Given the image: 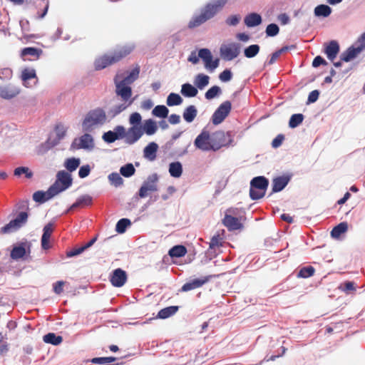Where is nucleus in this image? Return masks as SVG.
Here are the masks:
<instances>
[{"instance_id": "obj_1", "label": "nucleus", "mask_w": 365, "mask_h": 365, "mask_svg": "<svg viewBox=\"0 0 365 365\" xmlns=\"http://www.w3.org/2000/svg\"><path fill=\"white\" fill-rule=\"evenodd\" d=\"M106 121L105 113L101 109L88 112L82 119L81 129L83 132H91Z\"/></svg>"}, {"instance_id": "obj_2", "label": "nucleus", "mask_w": 365, "mask_h": 365, "mask_svg": "<svg viewBox=\"0 0 365 365\" xmlns=\"http://www.w3.org/2000/svg\"><path fill=\"white\" fill-rule=\"evenodd\" d=\"M226 2L227 0H216L214 3L209 4L199 16L192 19L190 21V26H197L211 19L225 6Z\"/></svg>"}, {"instance_id": "obj_3", "label": "nucleus", "mask_w": 365, "mask_h": 365, "mask_svg": "<svg viewBox=\"0 0 365 365\" xmlns=\"http://www.w3.org/2000/svg\"><path fill=\"white\" fill-rule=\"evenodd\" d=\"M269 180L264 176L254 178L250 182V195L253 200L263 197L266 193Z\"/></svg>"}, {"instance_id": "obj_4", "label": "nucleus", "mask_w": 365, "mask_h": 365, "mask_svg": "<svg viewBox=\"0 0 365 365\" xmlns=\"http://www.w3.org/2000/svg\"><path fill=\"white\" fill-rule=\"evenodd\" d=\"M116 93L120 96L124 103L119 108L118 112L125 110L127 107L132 104L133 100H130L132 96V90L130 85L125 84L120 81V77L115 78Z\"/></svg>"}, {"instance_id": "obj_5", "label": "nucleus", "mask_w": 365, "mask_h": 365, "mask_svg": "<svg viewBox=\"0 0 365 365\" xmlns=\"http://www.w3.org/2000/svg\"><path fill=\"white\" fill-rule=\"evenodd\" d=\"M71 175L64 170L58 172L56 180L51 187V191L56 195L57 194L67 190L72 185Z\"/></svg>"}, {"instance_id": "obj_6", "label": "nucleus", "mask_w": 365, "mask_h": 365, "mask_svg": "<svg viewBox=\"0 0 365 365\" xmlns=\"http://www.w3.org/2000/svg\"><path fill=\"white\" fill-rule=\"evenodd\" d=\"M240 52V46L235 42L223 43L220 48L221 57L226 61H232L237 58Z\"/></svg>"}, {"instance_id": "obj_7", "label": "nucleus", "mask_w": 365, "mask_h": 365, "mask_svg": "<svg viewBox=\"0 0 365 365\" xmlns=\"http://www.w3.org/2000/svg\"><path fill=\"white\" fill-rule=\"evenodd\" d=\"M28 213L26 212H19L15 219L11 220L9 223L1 228L0 232L1 234L10 233L22 227L27 221Z\"/></svg>"}, {"instance_id": "obj_8", "label": "nucleus", "mask_w": 365, "mask_h": 365, "mask_svg": "<svg viewBox=\"0 0 365 365\" xmlns=\"http://www.w3.org/2000/svg\"><path fill=\"white\" fill-rule=\"evenodd\" d=\"M71 148L74 150L83 149L89 151L92 150L95 148L93 138L91 135L86 133L73 140Z\"/></svg>"}, {"instance_id": "obj_9", "label": "nucleus", "mask_w": 365, "mask_h": 365, "mask_svg": "<svg viewBox=\"0 0 365 365\" xmlns=\"http://www.w3.org/2000/svg\"><path fill=\"white\" fill-rule=\"evenodd\" d=\"M213 144V150H217L223 146L229 145L232 142V138L230 133L224 131H217L211 133Z\"/></svg>"}, {"instance_id": "obj_10", "label": "nucleus", "mask_w": 365, "mask_h": 365, "mask_svg": "<svg viewBox=\"0 0 365 365\" xmlns=\"http://www.w3.org/2000/svg\"><path fill=\"white\" fill-rule=\"evenodd\" d=\"M198 56H200L204 62L205 68L210 71H213L219 66V58L214 59L210 51L207 48L199 50Z\"/></svg>"}, {"instance_id": "obj_11", "label": "nucleus", "mask_w": 365, "mask_h": 365, "mask_svg": "<svg viewBox=\"0 0 365 365\" xmlns=\"http://www.w3.org/2000/svg\"><path fill=\"white\" fill-rule=\"evenodd\" d=\"M212 135L207 131L202 132L195 139V146L205 151L213 150Z\"/></svg>"}, {"instance_id": "obj_12", "label": "nucleus", "mask_w": 365, "mask_h": 365, "mask_svg": "<svg viewBox=\"0 0 365 365\" xmlns=\"http://www.w3.org/2000/svg\"><path fill=\"white\" fill-rule=\"evenodd\" d=\"M231 107L230 101H225L222 103L212 115V123L215 125L221 123L230 113Z\"/></svg>"}, {"instance_id": "obj_13", "label": "nucleus", "mask_w": 365, "mask_h": 365, "mask_svg": "<svg viewBox=\"0 0 365 365\" xmlns=\"http://www.w3.org/2000/svg\"><path fill=\"white\" fill-rule=\"evenodd\" d=\"M158 181V175L153 173L148 176L143 185L140 189L139 195L141 197H145L148 195L149 192L157 190V182Z\"/></svg>"}, {"instance_id": "obj_14", "label": "nucleus", "mask_w": 365, "mask_h": 365, "mask_svg": "<svg viewBox=\"0 0 365 365\" xmlns=\"http://www.w3.org/2000/svg\"><path fill=\"white\" fill-rule=\"evenodd\" d=\"M228 212H230V210H227L225 217L222 220L223 225L225 226L230 232L242 230L243 228V225L240 220L237 217L228 214Z\"/></svg>"}, {"instance_id": "obj_15", "label": "nucleus", "mask_w": 365, "mask_h": 365, "mask_svg": "<svg viewBox=\"0 0 365 365\" xmlns=\"http://www.w3.org/2000/svg\"><path fill=\"white\" fill-rule=\"evenodd\" d=\"M216 275H207L199 279H195L189 282H187L181 287V292H188L199 287H201L205 284L208 282L212 278L215 277Z\"/></svg>"}, {"instance_id": "obj_16", "label": "nucleus", "mask_w": 365, "mask_h": 365, "mask_svg": "<svg viewBox=\"0 0 365 365\" xmlns=\"http://www.w3.org/2000/svg\"><path fill=\"white\" fill-rule=\"evenodd\" d=\"M21 79L26 87H31L37 82L36 71L34 68H26L22 70Z\"/></svg>"}, {"instance_id": "obj_17", "label": "nucleus", "mask_w": 365, "mask_h": 365, "mask_svg": "<svg viewBox=\"0 0 365 365\" xmlns=\"http://www.w3.org/2000/svg\"><path fill=\"white\" fill-rule=\"evenodd\" d=\"M124 135L123 139H125V141L128 144H133L140 138L143 135V131L141 127L132 126L127 131L125 130Z\"/></svg>"}, {"instance_id": "obj_18", "label": "nucleus", "mask_w": 365, "mask_h": 365, "mask_svg": "<svg viewBox=\"0 0 365 365\" xmlns=\"http://www.w3.org/2000/svg\"><path fill=\"white\" fill-rule=\"evenodd\" d=\"M110 281L115 287H123L127 281V274L120 268L115 269L110 275Z\"/></svg>"}, {"instance_id": "obj_19", "label": "nucleus", "mask_w": 365, "mask_h": 365, "mask_svg": "<svg viewBox=\"0 0 365 365\" xmlns=\"http://www.w3.org/2000/svg\"><path fill=\"white\" fill-rule=\"evenodd\" d=\"M20 88L12 84H7L0 86V96L4 99H11L18 96Z\"/></svg>"}, {"instance_id": "obj_20", "label": "nucleus", "mask_w": 365, "mask_h": 365, "mask_svg": "<svg viewBox=\"0 0 365 365\" xmlns=\"http://www.w3.org/2000/svg\"><path fill=\"white\" fill-rule=\"evenodd\" d=\"M125 134V128L123 126H117L113 130L105 133L103 139L107 143H113L116 140L123 139Z\"/></svg>"}, {"instance_id": "obj_21", "label": "nucleus", "mask_w": 365, "mask_h": 365, "mask_svg": "<svg viewBox=\"0 0 365 365\" xmlns=\"http://www.w3.org/2000/svg\"><path fill=\"white\" fill-rule=\"evenodd\" d=\"M139 73V68L135 67L128 71L124 76L118 75L117 76V77H120V81L123 82L125 84L130 85L138 78Z\"/></svg>"}, {"instance_id": "obj_22", "label": "nucleus", "mask_w": 365, "mask_h": 365, "mask_svg": "<svg viewBox=\"0 0 365 365\" xmlns=\"http://www.w3.org/2000/svg\"><path fill=\"white\" fill-rule=\"evenodd\" d=\"M120 57H115L110 56H102L95 61V66L97 69H103L106 66L118 61Z\"/></svg>"}, {"instance_id": "obj_23", "label": "nucleus", "mask_w": 365, "mask_h": 365, "mask_svg": "<svg viewBox=\"0 0 365 365\" xmlns=\"http://www.w3.org/2000/svg\"><path fill=\"white\" fill-rule=\"evenodd\" d=\"M56 195L53 191H51V188L50 187L46 192H36L34 194L33 198L35 202L38 203H43L55 196Z\"/></svg>"}, {"instance_id": "obj_24", "label": "nucleus", "mask_w": 365, "mask_h": 365, "mask_svg": "<svg viewBox=\"0 0 365 365\" xmlns=\"http://www.w3.org/2000/svg\"><path fill=\"white\" fill-rule=\"evenodd\" d=\"M289 181L287 175L280 176L273 180L272 190L274 192H279L283 190Z\"/></svg>"}, {"instance_id": "obj_25", "label": "nucleus", "mask_w": 365, "mask_h": 365, "mask_svg": "<svg viewBox=\"0 0 365 365\" xmlns=\"http://www.w3.org/2000/svg\"><path fill=\"white\" fill-rule=\"evenodd\" d=\"M141 128L143 131V133H145L148 135H152L155 134L158 130V125L155 120L152 119H148L144 121Z\"/></svg>"}, {"instance_id": "obj_26", "label": "nucleus", "mask_w": 365, "mask_h": 365, "mask_svg": "<svg viewBox=\"0 0 365 365\" xmlns=\"http://www.w3.org/2000/svg\"><path fill=\"white\" fill-rule=\"evenodd\" d=\"M332 9L331 7L326 4H320L314 8V16L319 18L328 17L331 14Z\"/></svg>"}, {"instance_id": "obj_27", "label": "nucleus", "mask_w": 365, "mask_h": 365, "mask_svg": "<svg viewBox=\"0 0 365 365\" xmlns=\"http://www.w3.org/2000/svg\"><path fill=\"white\" fill-rule=\"evenodd\" d=\"M21 56L24 61H34L39 57V52L34 48H26L21 51Z\"/></svg>"}, {"instance_id": "obj_28", "label": "nucleus", "mask_w": 365, "mask_h": 365, "mask_svg": "<svg viewBox=\"0 0 365 365\" xmlns=\"http://www.w3.org/2000/svg\"><path fill=\"white\" fill-rule=\"evenodd\" d=\"M158 145L155 143H149L143 150L144 157L149 160H155L156 157V152L158 150Z\"/></svg>"}, {"instance_id": "obj_29", "label": "nucleus", "mask_w": 365, "mask_h": 365, "mask_svg": "<svg viewBox=\"0 0 365 365\" xmlns=\"http://www.w3.org/2000/svg\"><path fill=\"white\" fill-rule=\"evenodd\" d=\"M225 237V230L217 232L211 239L210 242V249H215L222 245Z\"/></svg>"}, {"instance_id": "obj_30", "label": "nucleus", "mask_w": 365, "mask_h": 365, "mask_svg": "<svg viewBox=\"0 0 365 365\" xmlns=\"http://www.w3.org/2000/svg\"><path fill=\"white\" fill-rule=\"evenodd\" d=\"M169 173L175 178H179L182 173V166L180 162L171 163L169 165Z\"/></svg>"}, {"instance_id": "obj_31", "label": "nucleus", "mask_w": 365, "mask_h": 365, "mask_svg": "<svg viewBox=\"0 0 365 365\" xmlns=\"http://www.w3.org/2000/svg\"><path fill=\"white\" fill-rule=\"evenodd\" d=\"M262 19L260 15L256 13H252L245 18V23L249 27H253L261 24Z\"/></svg>"}, {"instance_id": "obj_32", "label": "nucleus", "mask_w": 365, "mask_h": 365, "mask_svg": "<svg viewBox=\"0 0 365 365\" xmlns=\"http://www.w3.org/2000/svg\"><path fill=\"white\" fill-rule=\"evenodd\" d=\"M81 164V160L78 158H69L65 160L63 166L69 172H73Z\"/></svg>"}, {"instance_id": "obj_33", "label": "nucleus", "mask_w": 365, "mask_h": 365, "mask_svg": "<svg viewBox=\"0 0 365 365\" xmlns=\"http://www.w3.org/2000/svg\"><path fill=\"white\" fill-rule=\"evenodd\" d=\"M348 230V224L347 222H342L341 223H339V225H337L336 226H335L331 232V236L333 237V238H339L341 235L345 233Z\"/></svg>"}, {"instance_id": "obj_34", "label": "nucleus", "mask_w": 365, "mask_h": 365, "mask_svg": "<svg viewBox=\"0 0 365 365\" xmlns=\"http://www.w3.org/2000/svg\"><path fill=\"white\" fill-rule=\"evenodd\" d=\"M210 77L205 74H197L194 81L195 85L199 89L202 90L209 84Z\"/></svg>"}, {"instance_id": "obj_35", "label": "nucleus", "mask_w": 365, "mask_h": 365, "mask_svg": "<svg viewBox=\"0 0 365 365\" xmlns=\"http://www.w3.org/2000/svg\"><path fill=\"white\" fill-rule=\"evenodd\" d=\"M339 46L336 42H331L326 48L325 53L331 61H334V59L336 57L339 53Z\"/></svg>"}, {"instance_id": "obj_36", "label": "nucleus", "mask_w": 365, "mask_h": 365, "mask_svg": "<svg viewBox=\"0 0 365 365\" xmlns=\"http://www.w3.org/2000/svg\"><path fill=\"white\" fill-rule=\"evenodd\" d=\"M43 340L46 344L57 346L63 341V337L61 336H57L54 333H48L43 336Z\"/></svg>"}, {"instance_id": "obj_37", "label": "nucleus", "mask_w": 365, "mask_h": 365, "mask_svg": "<svg viewBox=\"0 0 365 365\" xmlns=\"http://www.w3.org/2000/svg\"><path fill=\"white\" fill-rule=\"evenodd\" d=\"M187 249L183 245H175L172 247L168 254L171 257H181L186 255Z\"/></svg>"}, {"instance_id": "obj_38", "label": "nucleus", "mask_w": 365, "mask_h": 365, "mask_svg": "<svg viewBox=\"0 0 365 365\" xmlns=\"http://www.w3.org/2000/svg\"><path fill=\"white\" fill-rule=\"evenodd\" d=\"M178 310V306H170L162 309L158 314V317L160 319H166L175 314Z\"/></svg>"}, {"instance_id": "obj_39", "label": "nucleus", "mask_w": 365, "mask_h": 365, "mask_svg": "<svg viewBox=\"0 0 365 365\" xmlns=\"http://www.w3.org/2000/svg\"><path fill=\"white\" fill-rule=\"evenodd\" d=\"M181 93L185 97H195L197 94V89L190 83L182 86Z\"/></svg>"}, {"instance_id": "obj_40", "label": "nucleus", "mask_w": 365, "mask_h": 365, "mask_svg": "<svg viewBox=\"0 0 365 365\" xmlns=\"http://www.w3.org/2000/svg\"><path fill=\"white\" fill-rule=\"evenodd\" d=\"M360 52L361 48H349L341 56V59L345 62H349L354 59Z\"/></svg>"}, {"instance_id": "obj_41", "label": "nucleus", "mask_w": 365, "mask_h": 365, "mask_svg": "<svg viewBox=\"0 0 365 365\" xmlns=\"http://www.w3.org/2000/svg\"><path fill=\"white\" fill-rule=\"evenodd\" d=\"M197 115V109L194 106H190L187 107L184 113H183V118L185 120H186L188 123L192 122L195 118Z\"/></svg>"}, {"instance_id": "obj_42", "label": "nucleus", "mask_w": 365, "mask_h": 365, "mask_svg": "<svg viewBox=\"0 0 365 365\" xmlns=\"http://www.w3.org/2000/svg\"><path fill=\"white\" fill-rule=\"evenodd\" d=\"M130 225L131 222L129 219L122 218L117 222L115 226V231L119 234L124 233L127 227Z\"/></svg>"}, {"instance_id": "obj_43", "label": "nucleus", "mask_w": 365, "mask_h": 365, "mask_svg": "<svg viewBox=\"0 0 365 365\" xmlns=\"http://www.w3.org/2000/svg\"><path fill=\"white\" fill-rule=\"evenodd\" d=\"M356 284L354 282H345L342 284H341L339 287V289L345 292L346 294H349L351 293H353L356 291Z\"/></svg>"}, {"instance_id": "obj_44", "label": "nucleus", "mask_w": 365, "mask_h": 365, "mask_svg": "<svg viewBox=\"0 0 365 365\" xmlns=\"http://www.w3.org/2000/svg\"><path fill=\"white\" fill-rule=\"evenodd\" d=\"M26 255V249L23 245L14 247L11 252V257L14 259L22 258Z\"/></svg>"}, {"instance_id": "obj_45", "label": "nucleus", "mask_w": 365, "mask_h": 365, "mask_svg": "<svg viewBox=\"0 0 365 365\" xmlns=\"http://www.w3.org/2000/svg\"><path fill=\"white\" fill-rule=\"evenodd\" d=\"M108 179L110 183L115 187H119L122 185L123 183V178L117 173H112L109 174L108 176Z\"/></svg>"}, {"instance_id": "obj_46", "label": "nucleus", "mask_w": 365, "mask_h": 365, "mask_svg": "<svg viewBox=\"0 0 365 365\" xmlns=\"http://www.w3.org/2000/svg\"><path fill=\"white\" fill-rule=\"evenodd\" d=\"M168 109L165 106H157L153 108L152 113L156 117L164 118L168 116Z\"/></svg>"}, {"instance_id": "obj_47", "label": "nucleus", "mask_w": 365, "mask_h": 365, "mask_svg": "<svg viewBox=\"0 0 365 365\" xmlns=\"http://www.w3.org/2000/svg\"><path fill=\"white\" fill-rule=\"evenodd\" d=\"M135 169L131 163H128L122 166L120 169V174L125 178L131 177L135 173Z\"/></svg>"}, {"instance_id": "obj_48", "label": "nucleus", "mask_w": 365, "mask_h": 365, "mask_svg": "<svg viewBox=\"0 0 365 365\" xmlns=\"http://www.w3.org/2000/svg\"><path fill=\"white\" fill-rule=\"evenodd\" d=\"M315 269L312 266L302 267L297 274L298 277L308 278L314 274Z\"/></svg>"}, {"instance_id": "obj_49", "label": "nucleus", "mask_w": 365, "mask_h": 365, "mask_svg": "<svg viewBox=\"0 0 365 365\" xmlns=\"http://www.w3.org/2000/svg\"><path fill=\"white\" fill-rule=\"evenodd\" d=\"M182 102V98L177 93H170L167 98V104L169 106H178Z\"/></svg>"}, {"instance_id": "obj_50", "label": "nucleus", "mask_w": 365, "mask_h": 365, "mask_svg": "<svg viewBox=\"0 0 365 365\" xmlns=\"http://www.w3.org/2000/svg\"><path fill=\"white\" fill-rule=\"evenodd\" d=\"M259 46L257 44H253L245 49L244 54L247 58H253L259 53Z\"/></svg>"}, {"instance_id": "obj_51", "label": "nucleus", "mask_w": 365, "mask_h": 365, "mask_svg": "<svg viewBox=\"0 0 365 365\" xmlns=\"http://www.w3.org/2000/svg\"><path fill=\"white\" fill-rule=\"evenodd\" d=\"M221 92V89L217 86H214L211 87L206 93L205 98L208 100L212 99L217 96H218Z\"/></svg>"}, {"instance_id": "obj_52", "label": "nucleus", "mask_w": 365, "mask_h": 365, "mask_svg": "<svg viewBox=\"0 0 365 365\" xmlns=\"http://www.w3.org/2000/svg\"><path fill=\"white\" fill-rule=\"evenodd\" d=\"M303 120V115L302 114H294L292 115L289 125L291 128H295L298 126Z\"/></svg>"}, {"instance_id": "obj_53", "label": "nucleus", "mask_w": 365, "mask_h": 365, "mask_svg": "<svg viewBox=\"0 0 365 365\" xmlns=\"http://www.w3.org/2000/svg\"><path fill=\"white\" fill-rule=\"evenodd\" d=\"M22 174H24L26 178H31L33 175L32 172L29 170V168L26 167H19L15 169L14 175L16 176H21Z\"/></svg>"}, {"instance_id": "obj_54", "label": "nucleus", "mask_w": 365, "mask_h": 365, "mask_svg": "<svg viewBox=\"0 0 365 365\" xmlns=\"http://www.w3.org/2000/svg\"><path fill=\"white\" fill-rule=\"evenodd\" d=\"M142 117L139 113H133L129 118V123L132 126H138L141 122Z\"/></svg>"}, {"instance_id": "obj_55", "label": "nucleus", "mask_w": 365, "mask_h": 365, "mask_svg": "<svg viewBox=\"0 0 365 365\" xmlns=\"http://www.w3.org/2000/svg\"><path fill=\"white\" fill-rule=\"evenodd\" d=\"M91 168L89 165H82L78 170V176L81 178H85L89 175Z\"/></svg>"}, {"instance_id": "obj_56", "label": "nucleus", "mask_w": 365, "mask_h": 365, "mask_svg": "<svg viewBox=\"0 0 365 365\" xmlns=\"http://www.w3.org/2000/svg\"><path fill=\"white\" fill-rule=\"evenodd\" d=\"M66 282L60 280L53 284V290L56 294H61L63 291V286Z\"/></svg>"}, {"instance_id": "obj_57", "label": "nucleus", "mask_w": 365, "mask_h": 365, "mask_svg": "<svg viewBox=\"0 0 365 365\" xmlns=\"http://www.w3.org/2000/svg\"><path fill=\"white\" fill-rule=\"evenodd\" d=\"M232 78V73L230 70L226 69L223 71L219 75V78L222 82H227L230 81Z\"/></svg>"}, {"instance_id": "obj_58", "label": "nucleus", "mask_w": 365, "mask_h": 365, "mask_svg": "<svg viewBox=\"0 0 365 365\" xmlns=\"http://www.w3.org/2000/svg\"><path fill=\"white\" fill-rule=\"evenodd\" d=\"M43 231V232L42 236L50 239L53 231V224L51 222L48 223L44 226Z\"/></svg>"}, {"instance_id": "obj_59", "label": "nucleus", "mask_w": 365, "mask_h": 365, "mask_svg": "<svg viewBox=\"0 0 365 365\" xmlns=\"http://www.w3.org/2000/svg\"><path fill=\"white\" fill-rule=\"evenodd\" d=\"M279 32V28L276 24H272L267 26L266 33L267 36H274Z\"/></svg>"}, {"instance_id": "obj_60", "label": "nucleus", "mask_w": 365, "mask_h": 365, "mask_svg": "<svg viewBox=\"0 0 365 365\" xmlns=\"http://www.w3.org/2000/svg\"><path fill=\"white\" fill-rule=\"evenodd\" d=\"M240 20L241 16L240 15H232L226 19V24L229 26H235L240 22Z\"/></svg>"}, {"instance_id": "obj_61", "label": "nucleus", "mask_w": 365, "mask_h": 365, "mask_svg": "<svg viewBox=\"0 0 365 365\" xmlns=\"http://www.w3.org/2000/svg\"><path fill=\"white\" fill-rule=\"evenodd\" d=\"M53 145L49 142H46L44 143L41 144L37 148L38 154H43L48 149H50Z\"/></svg>"}, {"instance_id": "obj_62", "label": "nucleus", "mask_w": 365, "mask_h": 365, "mask_svg": "<svg viewBox=\"0 0 365 365\" xmlns=\"http://www.w3.org/2000/svg\"><path fill=\"white\" fill-rule=\"evenodd\" d=\"M83 251H85L84 248L82 247L78 248H74L66 252V256L68 257H72L76 255L81 254Z\"/></svg>"}, {"instance_id": "obj_63", "label": "nucleus", "mask_w": 365, "mask_h": 365, "mask_svg": "<svg viewBox=\"0 0 365 365\" xmlns=\"http://www.w3.org/2000/svg\"><path fill=\"white\" fill-rule=\"evenodd\" d=\"M4 337L2 333L0 332V354H3L8 351V344L4 341Z\"/></svg>"}, {"instance_id": "obj_64", "label": "nucleus", "mask_w": 365, "mask_h": 365, "mask_svg": "<svg viewBox=\"0 0 365 365\" xmlns=\"http://www.w3.org/2000/svg\"><path fill=\"white\" fill-rule=\"evenodd\" d=\"M153 105L154 103L150 99H145L142 101L140 107L142 109L148 110H150Z\"/></svg>"}]
</instances>
